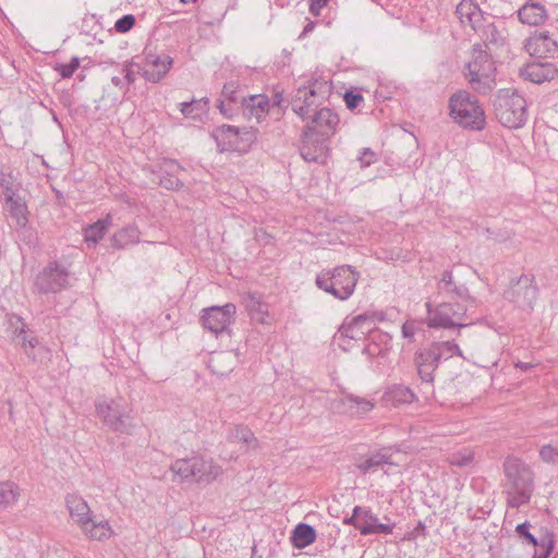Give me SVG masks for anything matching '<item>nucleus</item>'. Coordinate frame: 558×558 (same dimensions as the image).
Segmentation results:
<instances>
[{
  "mask_svg": "<svg viewBox=\"0 0 558 558\" xmlns=\"http://www.w3.org/2000/svg\"><path fill=\"white\" fill-rule=\"evenodd\" d=\"M496 63L481 44L474 45L471 59L463 68V75L473 90L487 95L496 87Z\"/></svg>",
  "mask_w": 558,
  "mask_h": 558,
  "instance_id": "obj_1",
  "label": "nucleus"
},
{
  "mask_svg": "<svg viewBox=\"0 0 558 558\" xmlns=\"http://www.w3.org/2000/svg\"><path fill=\"white\" fill-rule=\"evenodd\" d=\"M360 277V272L353 266L339 265L319 271L315 284L335 299L347 301L353 295Z\"/></svg>",
  "mask_w": 558,
  "mask_h": 558,
  "instance_id": "obj_2",
  "label": "nucleus"
},
{
  "mask_svg": "<svg viewBox=\"0 0 558 558\" xmlns=\"http://www.w3.org/2000/svg\"><path fill=\"white\" fill-rule=\"evenodd\" d=\"M504 472L509 487L512 507H520L530 501L534 490V473L531 468L518 458L508 457L504 462Z\"/></svg>",
  "mask_w": 558,
  "mask_h": 558,
  "instance_id": "obj_3",
  "label": "nucleus"
},
{
  "mask_svg": "<svg viewBox=\"0 0 558 558\" xmlns=\"http://www.w3.org/2000/svg\"><path fill=\"white\" fill-rule=\"evenodd\" d=\"M456 16L463 26L469 25L473 31L478 32L485 46L502 47L506 45L505 28L500 29L495 23L483 24V12L473 0H461L456 5Z\"/></svg>",
  "mask_w": 558,
  "mask_h": 558,
  "instance_id": "obj_4",
  "label": "nucleus"
},
{
  "mask_svg": "<svg viewBox=\"0 0 558 558\" xmlns=\"http://www.w3.org/2000/svg\"><path fill=\"white\" fill-rule=\"evenodd\" d=\"M494 108L497 120L508 129L522 128L527 120L526 100L517 89H499Z\"/></svg>",
  "mask_w": 558,
  "mask_h": 558,
  "instance_id": "obj_5",
  "label": "nucleus"
},
{
  "mask_svg": "<svg viewBox=\"0 0 558 558\" xmlns=\"http://www.w3.org/2000/svg\"><path fill=\"white\" fill-rule=\"evenodd\" d=\"M96 412L104 424L114 433L131 434L135 427L132 408L123 398L97 401Z\"/></svg>",
  "mask_w": 558,
  "mask_h": 558,
  "instance_id": "obj_6",
  "label": "nucleus"
},
{
  "mask_svg": "<svg viewBox=\"0 0 558 558\" xmlns=\"http://www.w3.org/2000/svg\"><path fill=\"white\" fill-rule=\"evenodd\" d=\"M257 134L258 130L255 128H238L229 124L217 126L210 133L220 153H246L257 141Z\"/></svg>",
  "mask_w": 558,
  "mask_h": 558,
  "instance_id": "obj_7",
  "label": "nucleus"
},
{
  "mask_svg": "<svg viewBox=\"0 0 558 558\" xmlns=\"http://www.w3.org/2000/svg\"><path fill=\"white\" fill-rule=\"evenodd\" d=\"M171 471L182 481L194 480L198 484H210L222 474L220 465L201 456L178 459L171 465Z\"/></svg>",
  "mask_w": 558,
  "mask_h": 558,
  "instance_id": "obj_8",
  "label": "nucleus"
},
{
  "mask_svg": "<svg viewBox=\"0 0 558 558\" xmlns=\"http://www.w3.org/2000/svg\"><path fill=\"white\" fill-rule=\"evenodd\" d=\"M456 124L469 131H482L486 125L485 111L477 97L465 89L456 90Z\"/></svg>",
  "mask_w": 558,
  "mask_h": 558,
  "instance_id": "obj_9",
  "label": "nucleus"
},
{
  "mask_svg": "<svg viewBox=\"0 0 558 558\" xmlns=\"http://www.w3.org/2000/svg\"><path fill=\"white\" fill-rule=\"evenodd\" d=\"M70 280L68 267L59 260H51L38 272L34 286L41 294L58 293L71 286Z\"/></svg>",
  "mask_w": 558,
  "mask_h": 558,
  "instance_id": "obj_10",
  "label": "nucleus"
},
{
  "mask_svg": "<svg viewBox=\"0 0 558 558\" xmlns=\"http://www.w3.org/2000/svg\"><path fill=\"white\" fill-rule=\"evenodd\" d=\"M247 96L244 84H241L239 80H230L223 84L217 99V108L226 119L232 120L239 113L243 114Z\"/></svg>",
  "mask_w": 558,
  "mask_h": 558,
  "instance_id": "obj_11",
  "label": "nucleus"
},
{
  "mask_svg": "<svg viewBox=\"0 0 558 558\" xmlns=\"http://www.w3.org/2000/svg\"><path fill=\"white\" fill-rule=\"evenodd\" d=\"M453 356V342L450 340L434 342L429 348L421 350L415 355L418 375L428 383L432 381V372L441 361Z\"/></svg>",
  "mask_w": 558,
  "mask_h": 558,
  "instance_id": "obj_12",
  "label": "nucleus"
},
{
  "mask_svg": "<svg viewBox=\"0 0 558 558\" xmlns=\"http://www.w3.org/2000/svg\"><path fill=\"white\" fill-rule=\"evenodd\" d=\"M504 296L523 311L533 310V305L538 296V287L534 277L522 275L512 280L510 287L504 292Z\"/></svg>",
  "mask_w": 558,
  "mask_h": 558,
  "instance_id": "obj_13",
  "label": "nucleus"
},
{
  "mask_svg": "<svg viewBox=\"0 0 558 558\" xmlns=\"http://www.w3.org/2000/svg\"><path fill=\"white\" fill-rule=\"evenodd\" d=\"M235 313L236 307L233 303L205 308L201 316L202 326L216 336L222 333L230 336L229 326L234 322Z\"/></svg>",
  "mask_w": 558,
  "mask_h": 558,
  "instance_id": "obj_14",
  "label": "nucleus"
},
{
  "mask_svg": "<svg viewBox=\"0 0 558 558\" xmlns=\"http://www.w3.org/2000/svg\"><path fill=\"white\" fill-rule=\"evenodd\" d=\"M181 170L183 167L171 158H163L157 166L147 168L150 181L169 191L183 189L184 183L178 178Z\"/></svg>",
  "mask_w": 558,
  "mask_h": 558,
  "instance_id": "obj_15",
  "label": "nucleus"
},
{
  "mask_svg": "<svg viewBox=\"0 0 558 558\" xmlns=\"http://www.w3.org/2000/svg\"><path fill=\"white\" fill-rule=\"evenodd\" d=\"M328 140L303 130L301 136L300 155L307 162L325 163L329 153Z\"/></svg>",
  "mask_w": 558,
  "mask_h": 558,
  "instance_id": "obj_16",
  "label": "nucleus"
},
{
  "mask_svg": "<svg viewBox=\"0 0 558 558\" xmlns=\"http://www.w3.org/2000/svg\"><path fill=\"white\" fill-rule=\"evenodd\" d=\"M307 120L303 130H308L328 141L337 132L340 122L338 114L326 107L315 111Z\"/></svg>",
  "mask_w": 558,
  "mask_h": 558,
  "instance_id": "obj_17",
  "label": "nucleus"
},
{
  "mask_svg": "<svg viewBox=\"0 0 558 558\" xmlns=\"http://www.w3.org/2000/svg\"><path fill=\"white\" fill-rule=\"evenodd\" d=\"M372 317L373 315L362 313L352 317L349 322L345 320L339 328L341 337L355 341L369 339L376 342L374 337L376 326L372 323Z\"/></svg>",
  "mask_w": 558,
  "mask_h": 558,
  "instance_id": "obj_18",
  "label": "nucleus"
},
{
  "mask_svg": "<svg viewBox=\"0 0 558 558\" xmlns=\"http://www.w3.org/2000/svg\"><path fill=\"white\" fill-rule=\"evenodd\" d=\"M524 49L535 58H556L558 44L549 32H535L524 43Z\"/></svg>",
  "mask_w": 558,
  "mask_h": 558,
  "instance_id": "obj_19",
  "label": "nucleus"
},
{
  "mask_svg": "<svg viewBox=\"0 0 558 558\" xmlns=\"http://www.w3.org/2000/svg\"><path fill=\"white\" fill-rule=\"evenodd\" d=\"M65 506L72 519L87 531V525L92 522V511L86 500L78 494H68L65 496Z\"/></svg>",
  "mask_w": 558,
  "mask_h": 558,
  "instance_id": "obj_20",
  "label": "nucleus"
},
{
  "mask_svg": "<svg viewBox=\"0 0 558 558\" xmlns=\"http://www.w3.org/2000/svg\"><path fill=\"white\" fill-rule=\"evenodd\" d=\"M427 306V325L430 328H453V306L449 302H442L435 308L430 303Z\"/></svg>",
  "mask_w": 558,
  "mask_h": 558,
  "instance_id": "obj_21",
  "label": "nucleus"
},
{
  "mask_svg": "<svg viewBox=\"0 0 558 558\" xmlns=\"http://www.w3.org/2000/svg\"><path fill=\"white\" fill-rule=\"evenodd\" d=\"M520 74L525 81L541 84L557 77L558 70L549 62H533L521 69Z\"/></svg>",
  "mask_w": 558,
  "mask_h": 558,
  "instance_id": "obj_22",
  "label": "nucleus"
},
{
  "mask_svg": "<svg viewBox=\"0 0 558 558\" xmlns=\"http://www.w3.org/2000/svg\"><path fill=\"white\" fill-rule=\"evenodd\" d=\"M518 17L522 24L538 26L548 19L547 10L538 2L529 1L518 10Z\"/></svg>",
  "mask_w": 558,
  "mask_h": 558,
  "instance_id": "obj_23",
  "label": "nucleus"
},
{
  "mask_svg": "<svg viewBox=\"0 0 558 558\" xmlns=\"http://www.w3.org/2000/svg\"><path fill=\"white\" fill-rule=\"evenodd\" d=\"M414 400H416L415 393L409 387L400 384L389 386L383 395L385 405L410 404Z\"/></svg>",
  "mask_w": 558,
  "mask_h": 558,
  "instance_id": "obj_24",
  "label": "nucleus"
},
{
  "mask_svg": "<svg viewBox=\"0 0 558 558\" xmlns=\"http://www.w3.org/2000/svg\"><path fill=\"white\" fill-rule=\"evenodd\" d=\"M150 64L155 70H143L142 76L150 83H159L173 65V59L169 54L154 57Z\"/></svg>",
  "mask_w": 558,
  "mask_h": 558,
  "instance_id": "obj_25",
  "label": "nucleus"
},
{
  "mask_svg": "<svg viewBox=\"0 0 558 558\" xmlns=\"http://www.w3.org/2000/svg\"><path fill=\"white\" fill-rule=\"evenodd\" d=\"M269 110V100L266 95H248L243 111L247 119L255 118L257 123L264 120Z\"/></svg>",
  "mask_w": 558,
  "mask_h": 558,
  "instance_id": "obj_26",
  "label": "nucleus"
},
{
  "mask_svg": "<svg viewBox=\"0 0 558 558\" xmlns=\"http://www.w3.org/2000/svg\"><path fill=\"white\" fill-rule=\"evenodd\" d=\"M317 538V532L314 526L307 523H299L293 529L290 542L294 548L303 549L312 545Z\"/></svg>",
  "mask_w": 558,
  "mask_h": 558,
  "instance_id": "obj_27",
  "label": "nucleus"
},
{
  "mask_svg": "<svg viewBox=\"0 0 558 558\" xmlns=\"http://www.w3.org/2000/svg\"><path fill=\"white\" fill-rule=\"evenodd\" d=\"M111 215L108 214L105 218L88 225L83 229L84 241L88 246L96 245L106 234L111 226Z\"/></svg>",
  "mask_w": 558,
  "mask_h": 558,
  "instance_id": "obj_28",
  "label": "nucleus"
},
{
  "mask_svg": "<svg viewBox=\"0 0 558 558\" xmlns=\"http://www.w3.org/2000/svg\"><path fill=\"white\" fill-rule=\"evenodd\" d=\"M10 217L15 220L16 227H25L28 223V210L25 201L20 196L12 197L11 201H4Z\"/></svg>",
  "mask_w": 558,
  "mask_h": 558,
  "instance_id": "obj_29",
  "label": "nucleus"
},
{
  "mask_svg": "<svg viewBox=\"0 0 558 558\" xmlns=\"http://www.w3.org/2000/svg\"><path fill=\"white\" fill-rule=\"evenodd\" d=\"M141 232L135 225H129L112 236V246L117 248H124L129 245L136 244L140 241Z\"/></svg>",
  "mask_w": 558,
  "mask_h": 558,
  "instance_id": "obj_30",
  "label": "nucleus"
},
{
  "mask_svg": "<svg viewBox=\"0 0 558 558\" xmlns=\"http://www.w3.org/2000/svg\"><path fill=\"white\" fill-rule=\"evenodd\" d=\"M385 464L392 465L393 462L391 461L390 454H387L386 452L380 450L361 460L359 463H356V468L359 469L360 472L366 474L367 472L376 468L383 466Z\"/></svg>",
  "mask_w": 558,
  "mask_h": 558,
  "instance_id": "obj_31",
  "label": "nucleus"
},
{
  "mask_svg": "<svg viewBox=\"0 0 558 558\" xmlns=\"http://www.w3.org/2000/svg\"><path fill=\"white\" fill-rule=\"evenodd\" d=\"M341 402L351 415L365 414L374 408L373 402L369 400L353 395H347L341 399Z\"/></svg>",
  "mask_w": 558,
  "mask_h": 558,
  "instance_id": "obj_32",
  "label": "nucleus"
},
{
  "mask_svg": "<svg viewBox=\"0 0 558 558\" xmlns=\"http://www.w3.org/2000/svg\"><path fill=\"white\" fill-rule=\"evenodd\" d=\"M20 487L11 481L0 482V509H5L17 502Z\"/></svg>",
  "mask_w": 558,
  "mask_h": 558,
  "instance_id": "obj_33",
  "label": "nucleus"
},
{
  "mask_svg": "<svg viewBox=\"0 0 558 558\" xmlns=\"http://www.w3.org/2000/svg\"><path fill=\"white\" fill-rule=\"evenodd\" d=\"M310 95L318 98L320 101H325L331 94V83L323 77H313L308 81L307 85Z\"/></svg>",
  "mask_w": 558,
  "mask_h": 558,
  "instance_id": "obj_34",
  "label": "nucleus"
},
{
  "mask_svg": "<svg viewBox=\"0 0 558 558\" xmlns=\"http://www.w3.org/2000/svg\"><path fill=\"white\" fill-rule=\"evenodd\" d=\"M209 99L207 97L201 99H192L180 104V111L185 118L196 120L202 112L208 109Z\"/></svg>",
  "mask_w": 558,
  "mask_h": 558,
  "instance_id": "obj_35",
  "label": "nucleus"
},
{
  "mask_svg": "<svg viewBox=\"0 0 558 558\" xmlns=\"http://www.w3.org/2000/svg\"><path fill=\"white\" fill-rule=\"evenodd\" d=\"M476 304V299L470 294L468 288L456 287V316L460 315V311L465 314L468 311L475 308Z\"/></svg>",
  "mask_w": 558,
  "mask_h": 558,
  "instance_id": "obj_36",
  "label": "nucleus"
},
{
  "mask_svg": "<svg viewBox=\"0 0 558 558\" xmlns=\"http://www.w3.org/2000/svg\"><path fill=\"white\" fill-rule=\"evenodd\" d=\"M0 187L4 201H11L12 197L20 195V184L16 182V178L12 172L0 170Z\"/></svg>",
  "mask_w": 558,
  "mask_h": 558,
  "instance_id": "obj_37",
  "label": "nucleus"
},
{
  "mask_svg": "<svg viewBox=\"0 0 558 558\" xmlns=\"http://www.w3.org/2000/svg\"><path fill=\"white\" fill-rule=\"evenodd\" d=\"M228 438L230 441L243 442L248 446H255L257 444V439L254 433L248 427L243 425H236L230 428Z\"/></svg>",
  "mask_w": 558,
  "mask_h": 558,
  "instance_id": "obj_38",
  "label": "nucleus"
},
{
  "mask_svg": "<svg viewBox=\"0 0 558 558\" xmlns=\"http://www.w3.org/2000/svg\"><path fill=\"white\" fill-rule=\"evenodd\" d=\"M84 533L92 539L104 541L111 536L112 531L108 521L95 522L92 519V522L87 525V531H84Z\"/></svg>",
  "mask_w": 558,
  "mask_h": 558,
  "instance_id": "obj_39",
  "label": "nucleus"
},
{
  "mask_svg": "<svg viewBox=\"0 0 558 558\" xmlns=\"http://www.w3.org/2000/svg\"><path fill=\"white\" fill-rule=\"evenodd\" d=\"M122 72L124 74V80L126 83V90H129L130 86L135 83L136 75L143 73L142 66L133 59L128 60L123 63Z\"/></svg>",
  "mask_w": 558,
  "mask_h": 558,
  "instance_id": "obj_40",
  "label": "nucleus"
},
{
  "mask_svg": "<svg viewBox=\"0 0 558 558\" xmlns=\"http://www.w3.org/2000/svg\"><path fill=\"white\" fill-rule=\"evenodd\" d=\"M303 93H305V88L302 86L298 87L295 92L291 95L289 105L291 106L292 111L299 116L303 121L306 120V110L304 109L303 102Z\"/></svg>",
  "mask_w": 558,
  "mask_h": 558,
  "instance_id": "obj_41",
  "label": "nucleus"
},
{
  "mask_svg": "<svg viewBox=\"0 0 558 558\" xmlns=\"http://www.w3.org/2000/svg\"><path fill=\"white\" fill-rule=\"evenodd\" d=\"M475 464V451L471 447H462L456 451V466H473Z\"/></svg>",
  "mask_w": 558,
  "mask_h": 558,
  "instance_id": "obj_42",
  "label": "nucleus"
},
{
  "mask_svg": "<svg viewBox=\"0 0 558 558\" xmlns=\"http://www.w3.org/2000/svg\"><path fill=\"white\" fill-rule=\"evenodd\" d=\"M378 521L376 514L372 512L371 509L363 511V519L361 521V526H359V531L362 535H371L375 534V525Z\"/></svg>",
  "mask_w": 558,
  "mask_h": 558,
  "instance_id": "obj_43",
  "label": "nucleus"
},
{
  "mask_svg": "<svg viewBox=\"0 0 558 558\" xmlns=\"http://www.w3.org/2000/svg\"><path fill=\"white\" fill-rule=\"evenodd\" d=\"M80 58L73 57L69 63L57 64L54 70L59 72L62 78H70L80 66Z\"/></svg>",
  "mask_w": 558,
  "mask_h": 558,
  "instance_id": "obj_44",
  "label": "nucleus"
},
{
  "mask_svg": "<svg viewBox=\"0 0 558 558\" xmlns=\"http://www.w3.org/2000/svg\"><path fill=\"white\" fill-rule=\"evenodd\" d=\"M136 19L133 14H125L116 21L114 31L119 34H125L134 27Z\"/></svg>",
  "mask_w": 558,
  "mask_h": 558,
  "instance_id": "obj_45",
  "label": "nucleus"
},
{
  "mask_svg": "<svg viewBox=\"0 0 558 558\" xmlns=\"http://www.w3.org/2000/svg\"><path fill=\"white\" fill-rule=\"evenodd\" d=\"M302 88H305V93H303V102H304V109L306 110V120L310 118L311 112L317 111L316 109L323 105V101H320L318 98L310 95L308 88L304 85Z\"/></svg>",
  "mask_w": 558,
  "mask_h": 558,
  "instance_id": "obj_46",
  "label": "nucleus"
},
{
  "mask_svg": "<svg viewBox=\"0 0 558 558\" xmlns=\"http://www.w3.org/2000/svg\"><path fill=\"white\" fill-rule=\"evenodd\" d=\"M539 458L543 462L558 464V449L547 444L541 447Z\"/></svg>",
  "mask_w": 558,
  "mask_h": 558,
  "instance_id": "obj_47",
  "label": "nucleus"
},
{
  "mask_svg": "<svg viewBox=\"0 0 558 558\" xmlns=\"http://www.w3.org/2000/svg\"><path fill=\"white\" fill-rule=\"evenodd\" d=\"M530 526H531L530 522L525 521V522L517 525L515 532L526 543L534 545V546H539L537 538L533 534L530 533Z\"/></svg>",
  "mask_w": 558,
  "mask_h": 558,
  "instance_id": "obj_48",
  "label": "nucleus"
},
{
  "mask_svg": "<svg viewBox=\"0 0 558 558\" xmlns=\"http://www.w3.org/2000/svg\"><path fill=\"white\" fill-rule=\"evenodd\" d=\"M343 100L347 108L353 111L360 106L361 102H363L364 98L361 93L349 89L344 93Z\"/></svg>",
  "mask_w": 558,
  "mask_h": 558,
  "instance_id": "obj_49",
  "label": "nucleus"
},
{
  "mask_svg": "<svg viewBox=\"0 0 558 558\" xmlns=\"http://www.w3.org/2000/svg\"><path fill=\"white\" fill-rule=\"evenodd\" d=\"M17 338L22 341V345L24 347L26 354L31 356L32 352L29 350H33L38 345V338L35 336L29 337L24 328L20 330Z\"/></svg>",
  "mask_w": 558,
  "mask_h": 558,
  "instance_id": "obj_50",
  "label": "nucleus"
},
{
  "mask_svg": "<svg viewBox=\"0 0 558 558\" xmlns=\"http://www.w3.org/2000/svg\"><path fill=\"white\" fill-rule=\"evenodd\" d=\"M420 537H426V525L422 521H418L413 529L407 531L404 539L416 541Z\"/></svg>",
  "mask_w": 558,
  "mask_h": 558,
  "instance_id": "obj_51",
  "label": "nucleus"
},
{
  "mask_svg": "<svg viewBox=\"0 0 558 558\" xmlns=\"http://www.w3.org/2000/svg\"><path fill=\"white\" fill-rule=\"evenodd\" d=\"M21 230L22 240L28 246H35L37 244V235L36 232L29 228L27 225L25 227H17Z\"/></svg>",
  "mask_w": 558,
  "mask_h": 558,
  "instance_id": "obj_52",
  "label": "nucleus"
},
{
  "mask_svg": "<svg viewBox=\"0 0 558 558\" xmlns=\"http://www.w3.org/2000/svg\"><path fill=\"white\" fill-rule=\"evenodd\" d=\"M359 160L361 162V167L365 168L376 162L377 158L376 154L371 148H363L359 156Z\"/></svg>",
  "mask_w": 558,
  "mask_h": 558,
  "instance_id": "obj_53",
  "label": "nucleus"
},
{
  "mask_svg": "<svg viewBox=\"0 0 558 558\" xmlns=\"http://www.w3.org/2000/svg\"><path fill=\"white\" fill-rule=\"evenodd\" d=\"M542 551H535L533 558H547L554 548V541L548 538L546 542H543L541 545Z\"/></svg>",
  "mask_w": 558,
  "mask_h": 558,
  "instance_id": "obj_54",
  "label": "nucleus"
},
{
  "mask_svg": "<svg viewBox=\"0 0 558 558\" xmlns=\"http://www.w3.org/2000/svg\"><path fill=\"white\" fill-rule=\"evenodd\" d=\"M402 337L413 341L414 335L416 332V326L414 322H405L401 328Z\"/></svg>",
  "mask_w": 558,
  "mask_h": 558,
  "instance_id": "obj_55",
  "label": "nucleus"
},
{
  "mask_svg": "<svg viewBox=\"0 0 558 558\" xmlns=\"http://www.w3.org/2000/svg\"><path fill=\"white\" fill-rule=\"evenodd\" d=\"M330 0H310V13L318 16L323 8H325Z\"/></svg>",
  "mask_w": 558,
  "mask_h": 558,
  "instance_id": "obj_56",
  "label": "nucleus"
},
{
  "mask_svg": "<svg viewBox=\"0 0 558 558\" xmlns=\"http://www.w3.org/2000/svg\"><path fill=\"white\" fill-rule=\"evenodd\" d=\"M486 232L492 234V239L497 242H506V241L510 240L513 235L512 232L507 231V230L494 232V231H490L489 229H486Z\"/></svg>",
  "mask_w": 558,
  "mask_h": 558,
  "instance_id": "obj_57",
  "label": "nucleus"
},
{
  "mask_svg": "<svg viewBox=\"0 0 558 558\" xmlns=\"http://www.w3.org/2000/svg\"><path fill=\"white\" fill-rule=\"evenodd\" d=\"M374 337L376 339V342H373L372 343L376 347V348H379V343H384L385 345L388 344V342L391 340V337L389 333L387 332H381L379 331L376 327H375V332H374Z\"/></svg>",
  "mask_w": 558,
  "mask_h": 558,
  "instance_id": "obj_58",
  "label": "nucleus"
},
{
  "mask_svg": "<svg viewBox=\"0 0 558 558\" xmlns=\"http://www.w3.org/2000/svg\"><path fill=\"white\" fill-rule=\"evenodd\" d=\"M374 530H375V534L389 535V534H392V532H393V525L380 523L379 521H377Z\"/></svg>",
  "mask_w": 558,
  "mask_h": 558,
  "instance_id": "obj_59",
  "label": "nucleus"
},
{
  "mask_svg": "<svg viewBox=\"0 0 558 558\" xmlns=\"http://www.w3.org/2000/svg\"><path fill=\"white\" fill-rule=\"evenodd\" d=\"M362 353L365 354V355L374 357V356L379 355L381 353V349L380 348H376L371 342V343H368L367 345L364 347Z\"/></svg>",
  "mask_w": 558,
  "mask_h": 558,
  "instance_id": "obj_60",
  "label": "nucleus"
},
{
  "mask_svg": "<svg viewBox=\"0 0 558 558\" xmlns=\"http://www.w3.org/2000/svg\"><path fill=\"white\" fill-rule=\"evenodd\" d=\"M284 101H286V99H284V96H283V92H276L274 97H272V105L277 106V107H280V108H283Z\"/></svg>",
  "mask_w": 558,
  "mask_h": 558,
  "instance_id": "obj_61",
  "label": "nucleus"
},
{
  "mask_svg": "<svg viewBox=\"0 0 558 558\" xmlns=\"http://www.w3.org/2000/svg\"><path fill=\"white\" fill-rule=\"evenodd\" d=\"M366 315H373L372 323L376 326V322H383L386 319V315L383 312H365Z\"/></svg>",
  "mask_w": 558,
  "mask_h": 558,
  "instance_id": "obj_62",
  "label": "nucleus"
},
{
  "mask_svg": "<svg viewBox=\"0 0 558 558\" xmlns=\"http://www.w3.org/2000/svg\"><path fill=\"white\" fill-rule=\"evenodd\" d=\"M343 523L345 525H352L354 526L356 530H359V526H361V521L359 519H356L355 517L351 515V517H348V518H344L343 519Z\"/></svg>",
  "mask_w": 558,
  "mask_h": 558,
  "instance_id": "obj_63",
  "label": "nucleus"
},
{
  "mask_svg": "<svg viewBox=\"0 0 558 558\" xmlns=\"http://www.w3.org/2000/svg\"><path fill=\"white\" fill-rule=\"evenodd\" d=\"M111 83L118 87V88H125L126 89V83H125V80H122L121 77L119 76H112L111 77Z\"/></svg>",
  "mask_w": 558,
  "mask_h": 558,
  "instance_id": "obj_64",
  "label": "nucleus"
}]
</instances>
